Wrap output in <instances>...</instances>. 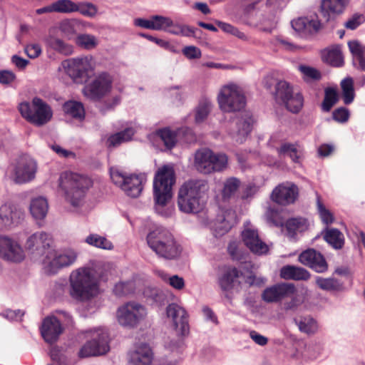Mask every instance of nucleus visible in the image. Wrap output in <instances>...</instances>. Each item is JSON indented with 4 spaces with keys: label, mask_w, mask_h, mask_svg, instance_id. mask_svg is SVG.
<instances>
[{
    "label": "nucleus",
    "mask_w": 365,
    "mask_h": 365,
    "mask_svg": "<svg viewBox=\"0 0 365 365\" xmlns=\"http://www.w3.org/2000/svg\"><path fill=\"white\" fill-rule=\"evenodd\" d=\"M209 186L203 180H191L184 182L178 192V204L185 213H197L206 202Z\"/></svg>",
    "instance_id": "nucleus-1"
},
{
    "label": "nucleus",
    "mask_w": 365,
    "mask_h": 365,
    "mask_svg": "<svg viewBox=\"0 0 365 365\" xmlns=\"http://www.w3.org/2000/svg\"><path fill=\"white\" fill-rule=\"evenodd\" d=\"M98 279L93 268L84 267L77 269L70 277L71 297L80 301L90 299L96 294Z\"/></svg>",
    "instance_id": "nucleus-2"
},
{
    "label": "nucleus",
    "mask_w": 365,
    "mask_h": 365,
    "mask_svg": "<svg viewBox=\"0 0 365 365\" xmlns=\"http://www.w3.org/2000/svg\"><path fill=\"white\" fill-rule=\"evenodd\" d=\"M59 187L63 191L66 200L73 207L81 205L86 191L92 185V181L86 176L66 171L58 179Z\"/></svg>",
    "instance_id": "nucleus-3"
},
{
    "label": "nucleus",
    "mask_w": 365,
    "mask_h": 365,
    "mask_svg": "<svg viewBox=\"0 0 365 365\" xmlns=\"http://www.w3.org/2000/svg\"><path fill=\"white\" fill-rule=\"evenodd\" d=\"M166 317L170 319L178 339L165 345V348L178 352L185 346L184 338L190 334L188 314L186 310L176 303H171L166 307Z\"/></svg>",
    "instance_id": "nucleus-4"
},
{
    "label": "nucleus",
    "mask_w": 365,
    "mask_h": 365,
    "mask_svg": "<svg viewBox=\"0 0 365 365\" xmlns=\"http://www.w3.org/2000/svg\"><path fill=\"white\" fill-rule=\"evenodd\" d=\"M217 101L220 109L224 113L241 111L247 103L243 88L234 82H229L220 87Z\"/></svg>",
    "instance_id": "nucleus-5"
},
{
    "label": "nucleus",
    "mask_w": 365,
    "mask_h": 365,
    "mask_svg": "<svg viewBox=\"0 0 365 365\" xmlns=\"http://www.w3.org/2000/svg\"><path fill=\"white\" fill-rule=\"evenodd\" d=\"M18 108L25 120L37 126L46 124L53 116L51 106L38 97H34L31 103L26 101L21 103Z\"/></svg>",
    "instance_id": "nucleus-6"
},
{
    "label": "nucleus",
    "mask_w": 365,
    "mask_h": 365,
    "mask_svg": "<svg viewBox=\"0 0 365 365\" xmlns=\"http://www.w3.org/2000/svg\"><path fill=\"white\" fill-rule=\"evenodd\" d=\"M274 98L283 104L292 113H297L303 107L304 98L299 92H294L291 85L285 81H279L275 86Z\"/></svg>",
    "instance_id": "nucleus-7"
},
{
    "label": "nucleus",
    "mask_w": 365,
    "mask_h": 365,
    "mask_svg": "<svg viewBox=\"0 0 365 365\" xmlns=\"http://www.w3.org/2000/svg\"><path fill=\"white\" fill-rule=\"evenodd\" d=\"M61 66L65 73L78 84L86 83L93 71L91 60L87 57L67 59Z\"/></svg>",
    "instance_id": "nucleus-8"
},
{
    "label": "nucleus",
    "mask_w": 365,
    "mask_h": 365,
    "mask_svg": "<svg viewBox=\"0 0 365 365\" xmlns=\"http://www.w3.org/2000/svg\"><path fill=\"white\" fill-rule=\"evenodd\" d=\"M113 182L118 186L128 196L138 197L143 190V180L138 175H126L117 168L110 170Z\"/></svg>",
    "instance_id": "nucleus-9"
},
{
    "label": "nucleus",
    "mask_w": 365,
    "mask_h": 365,
    "mask_svg": "<svg viewBox=\"0 0 365 365\" xmlns=\"http://www.w3.org/2000/svg\"><path fill=\"white\" fill-rule=\"evenodd\" d=\"M146 314V309L143 305L135 302H129L118 308L116 318L121 326L134 328L145 319Z\"/></svg>",
    "instance_id": "nucleus-10"
},
{
    "label": "nucleus",
    "mask_w": 365,
    "mask_h": 365,
    "mask_svg": "<svg viewBox=\"0 0 365 365\" xmlns=\"http://www.w3.org/2000/svg\"><path fill=\"white\" fill-rule=\"evenodd\" d=\"M113 78L107 72L98 73L83 89V95L93 101H98L112 89Z\"/></svg>",
    "instance_id": "nucleus-11"
},
{
    "label": "nucleus",
    "mask_w": 365,
    "mask_h": 365,
    "mask_svg": "<svg viewBox=\"0 0 365 365\" xmlns=\"http://www.w3.org/2000/svg\"><path fill=\"white\" fill-rule=\"evenodd\" d=\"M108 334L106 329H98L92 334L91 340L87 341L80 349L78 356L86 358L103 355L109 351Z\"/></svg>",
    "instance_id": "nucleus-12"
},
{
    "label": "nucleus",
    "mask_w": 365,
    "mask_h": 365,
    "mask_svg": "<svg viewBox=\"0 0 365 365\" xmlns=\"http://www.w3.org/2000/svg\"><path fill=\"white\" fill-rule=\"evenodd\" d=\"M257 4L258 1H255L246 7L247 23L262 31L271 32L277 24L276 16L272 12L265 14L262 11H255Z\"/></svg>",
    "instance_id": "nucleus-13"
},
{
    "label": "nucleus",
    "mask_w": 365,
    "mask_h": 365,
    "mask_svg": "<svg viewBox=\"0 0 365 365\" xmlns=\"http://www.w3.org/2000/svg\"><path fill=\"white\" fill-rule=\"evenodd\" d=\"M53 239L45 232H37L31 235L26 240L25 247L32 254L45 256V259H49V255H53Z\"/></svg>",
    "instance_id": "nucleus-14"
},
{
    "label": "nucleus",
    "mask_w": 365,
    "mask_h": 365,
    "mask_svg": "<svg viewBox=\"0 0 365 365\" xmlns=\"http://www.w3.org/2000/svg\"><path fill=\"white\" fill-rule=\"evenodd\" d=\"M241 236L243 243L252 253L262 255L268 252V245L260 239L258 230L250 222L244 223Z\"/></svg>",
    "instance_id": "nucleus-15"
},
{
    "label": "nucleus",
    "mask_w": 365,
    "mask_h": 365,
    "mask_svg": "<svg viewBox=\"0 0 365 365\" xmlns=\"http://www.w3.org/2000/svg\"><path fill=\"white\" fill-rule=\"evenodd\" d=\"M238 222L237 213L232 208H220L215 221L210 225L215 237H220L229 232Z\"/></svg>",
    "instance_id": "nucleus-16"
},
{
    "label": "nucleus",
    "mask_w": 365,
    "mask_h": 365,
    "mask_svg": "<svg viewBox=\"0 0 365 365\" xmlns=\"http://www.w3.org/2000/svg\"><path fill=\"white\" fill-rule=\"evenodd\" d=\"M176 182L174 165L161 166V206L168 204L173 198V187Z\"/></svg>",
    "instance_id": "nucleus-17"
},
{
    "label": "nucleus",
    "mask_w": 365,
    "mask_h": 365,
    "mask_svg": "<svg viewBox=\"0 0 365 365\" xmlns=\"http://www.w3.org/2000/svg\"><path fill=\"white\" fill-rule=\"evenodd\" d=\"M299 195L298 187L292 182H284L277 185L271 195L272 200L282 205L294 203Z\"/></svg>",
    "instance_id": "nucleus-18"
},
{
    "label": "nucleus",
    "mask_w": 365,
    "mask_h": 365,
    "mask_svg": "<svg viewBox=\"0 0 365 365\" xmlns=\"http://www.w3.org/2000/svg\"><path fill=\"white\" fill-rule=\"evenodd\" d=\"M253 119L249 114L237 118L230 124L229 135L237 143H242L252 130Z\"/></svg>",
    "instance_id": "nucleus-19"
},
{
    "label": "nucleus",
    "mask_w": 365,
    "mask_h": 365,
    "mask_svg": "<svg viewBox=\"0 0 365 365\" xmlns=\"http://www.w3.org/2000/svg\"><path fill=\"white\" fill-rule=\"evenodd\" d=\"M0 257L14 262H19L24 258L22 247L15 240L6 236H0Z\"/></svg>",
    "instance_id": "nucleus-20"
},
{
    "label": "nucleus",
    "mask_w": 365,
    "mask_h": 365,
    "mask_svg": "<svg viewBox=\"0 0 365 365\" xmlns=\"http://www.w3.org/2000/svg\"><path fill=\"white\" fill-rule=\"evenodd\" d=\"M291 25L296 32L304 37L317 33L321 29V22L316 14L294 19Z\"/></svg>",
    "instance_id": "nucleus-21"
},
{
    "label": "nucleus",
    "mask_w": 365,
    "mask_h": 365,
    "mask_svg": "<svg viewBox=\"0 0 365 365\" xmlns=\"http://www.w3.org/2000/svg\"><path fill=\"white\" fill-rule=\"evenodd\" d=\"M36 163L32 158L22 156L15 168V180L17 183L29 182L34 178L36 172Z\"/></svg>",
    "instance_id": "nucleus-22"
},
{
    "label": "nucleus",
    "mask_w": 365,
    "mask_h": 365,
    "mask_svg": "<svg viewBox=\"0 0 365 365\" xmlns=\"http://www.w3.org/2000/svg\"><path fill=\"white\" fill-rule=\"evenodd\" d=\"M44 341L50 344L55 343L63 332L60 321L54 316L46 317L40 327Z\"/></svg>",
    "instance_id": "nucleus-23"
},
{
    "label": "nucleus",
    "mask_w": 365,
    "mask_h": 365,
    "mask_svg": "<svg viewBox=\"0 0 365 365\" xmlns=\"http://www.w3.org/2000/svg\"><path fill=\"white\" fill-rule=\"evenodd\" d=\"M299 261L319 273L324 272L328 269L324 256L314 249H308L302 252L299 256Z\"/></svg>",
    "instance_id": "nucleus-24"
},
{
    "label": "nucleus",
    "mask_w": 365,
    "mask_h": 365,
    "mask_svg": "<svg viewBox=\"0 0 365 365\" xmlns=\"http://www.w3.org/2000/svg\"><path fill=\"white\" fill-rule=\"evenodd\" d=\"M293 291L294 285L292 284H277L267 287L262 293V299L267 303L278 302L287 298Z\"/></svg>",
    "instance_id": "nucleus-25"
},
{
    "label": "nucleus",
    "mask_w": 365,
    "mask_h": 365,
    "mask_svg": "<svg viewBox=\"0 0 365 365\" xmlns=\"http://www.w3.org/2000/svg\"><path fill=\"white\" fill-rule=\"evenodd\" d=\"M277 140V135H272L270 138L269 144L273 148H276L277 152L280 158L289 157L291 160L298 163L300 162V159L302 157L303 153L301 147L297 144L284 143H282L279 148H277L274 143Z\"/></svg>",
    "instance_id": "nucleus-26"
},
{
    "label": "nucleus",
    "mask_w": 365,
    "mask_h": 365,
    "mask_svg": "<svg viewBox=\"0 0 365 365\" xmlns=\"http://www.w3.org/2000/svg\"><path fill=\"white\" fill-rule=\"evenodd\" d=\"M181 252L180 246L168 231H161V257L172 259L178 257Z\"/></svg>",
    "instance_id": "nucleus-27"
},
{
    "label": "nucleus",
    "mask_w": 365,
    "mask_h": 365,
    "mask_svg": "<svg viewBox=\"0 0 365 365\" xmlns=\"http://www.w3.org/2000/svg\"><path fill=\"white\" fill-rule=\"evenodd\" d=\"M153 351L146 344H141L129 353L130 365H150L153 360Z\"/></svg>",
    "instance_id": "nucleus-28"
},
{
    "label": "nucleus",
    "mask_w": 365,
    "mask_h": 365,
    "mask_svg": "<svg viewBox=\"0 0 365 365\" xmlns=\"http://www.w3.org/2000/svg\"><path fill=\"white\" fill-rule=\"evenodd\" d=\"M49 259H43V263H48L51 269L55 272L56 269L72 264L76 261L77 255L74 251L69 250L63 254L56 255L53 250V255H49Z\"/></svg>",
    "instance_id": "nucleus-29"
},
{
    "label": "nucleus",
    "mask_w": 365,
    "mask_h": 365,
    "mask_svg": "<svg viewBox=\"0 0 365 365\" xmlns=\"http://www.w3.org/2000/svg\"><path fill=\"white\" fill-rule=\"evenodd\" d=\"M212 150L208 148H202L195 154L194 165L196 170L203 174H210V160Z\"/></svg>",
    "instance_id": "nucleus-30"
},
{
    "label": "nucleus",
    "mask_w": 365,
    "mask_h": 365,
    "mask_svg": "<svg viewBox=\"0 0 365 365\" xmlns=\"http://www.w3.org/2000/svg\"><path fill=\"white\" fill-rule=\"evenodd\" d=\"M23 217V212L14 205L5 203L0 207V219L4 225L18 222Z\"/></svg>",
    "instance_id": "nucleus-31"
},
{
    "label": "nucleus",
    "mask_w": 365,
    "mask_h": 365,
    "mask_svg": "<svg viewBox=\"0 0 365 365\" xmlns=\"http://www.w3.org/2000/svg\"><path fill=\"white\" fill-rule=\"evenodd\" d=\"M163 29L170 34L183 36H192L195 35V29L192 27L173 24L170 19L161 16V30Z\"/></svg>",
    "instance_id": "nucleus-32"
},
{
    "label": "nucleus",
    "mask_w": 365,
    "mask_h": 365,
    "mask_svg": "<svg viewBox=\"0 0 365 365\" xmlns=\"http://www.w3.org/2000/svg\"><path fill=\"white\" fill-rule=\"evenodd\" d=\"M309 276L305 269L292 265L284 266L280 269V277L284 279L307 280Z\"/></svg>",
    "instance_id": "nucleus-33"
},
{
    "label": "nucleus",
    "mask_w": 365,
    "mask_h": 365,
    "mask_svg": "<svg viewBox=\"0 0 365 365\" xmlns=\"http://www.w3.org/2000/svg\"><path fill=\"white\" fill-rule=\"evenodd\" d=\"M349 3V0H322V10L324 15L341 14Z\"/></svg>",
    "instance_id": "nucleus-34"
},
{
    "label": "nucleus",
    "mask_w": 365,
    "mask_h": 365,
    "mask_svg": "<svg viewBox=\"0 0 365 365\" xmlns=\"http://www.w3.org/2000/svg\"><path fill=\"white\" fill-rule=\"evenodd\" d=\"M348 46L353 56L354 65L361 71H365V46L355 40L349 41Z\"/></svg>",
    "instance_id": "nucleus-35"
},
{
    "label": "nucleus",
    "mask_w": 365,
    "mask_h": 365,
    "mask_svg": "<svg viewBox=\"0 0 365 365\" xmlns=\"http://www.w3.org/2000/svg\"><path fill=\"white\" fill-rule=\"evenodd\" d=\"M222 274L218 278V283L223 290H228L232 287L235 279L240 277L239 271L234 267H224Z\"/></svg>",
    "instance_id": "nucleus-36"
},
{
    "label": "nucleus",
    "mask_w": 365,
    "mask_h": 365,
    "mask_svg": "<svg viewBox=\"0 0 365 365\" xmlns=\"http://www.w3.org/2000/svg\"><path fill=\"white\" fill-rule=\"evenodd\" d=\"M135 134V130L133 128H127L122 131L111 135L107 140L108 148L118 147L122 143H127L132 140Z\"/></svg>",
    "instance_id": "nucleus-37"
},
{
    "label": "nucleus",
    "mask_w": 365,
    "mask_h": 365,
    "mask_svg": "<svg viewBox=\"0 0 365 365\" xmlns=\"http://www.w3.org/2000/svg\"><path fill=\"white\" fill-rule=\"evenodd\" d=\"M48 208L47 200L43 197L33 199L30 204V212L35 219H43L47 214Z\"/></svg>",
    "instance_id": "nucleus-38"
},
{
    "label": "nucleus",
    "mask_w": 365,
    "mask_h": 365,
    "mask_svg": "<svg viewBox=\"0 0 365 365\" xmlns=\"http://www.w3.org/2000/svg\"><path fill=\"white\" fill-rule=\"evenodd\" d=\"M316 284L327 292H341L344 289V284L336 278L317 277Z\"/></svg>",
    "instance_id": "nucleus-39"
},
{
    "label": "nucleus",
    "mask_w": 365,
    "mask_h": 365,
    "mask_svg": "<svg viewBox=\"0 0 365 365\" xmlns=\"http://www.w3.org/2000/svg\"><path fill=\"white\" fill-rule=\"evenodd\" d=\"M322 58L324 61L334 66H340L343 63L341 51L339 46L324 49L322 51Z\"/></svg>",
    "instance_id": "nucleus-40"
},
{
    "label": "nucleus",
    "mask_w": 365,
    "mask_h": 365,
    "mask_svg": "<svg viewBox=\"0 0 365 365\" xmlns=\"http://www.w3.org/2000/svg\"><path fill=\"white\" fill-rule=\"evenodd\" d=\"M212 108V102L207 98L202 99L194 110L195 123L200 124L207 118Z\"/></svg>",
    "instance_id": "nucleus-41"
},
{
    "label": "nucleus",
    "mask_w": 365,
    "mask_h": 365,
    "mask_svg": "<svg viewBox=\"0 0 365 365\" xmlns=\"http://www.w3.org/2000/svg\"><path fill=\"white\" fill-rule=\"evenodd\" d=\"M241 185V181L235 177L227 178L223 182V187L221 191L222 197L224 200H229L233 197Z\"/></svg>",
    "instance_id": "nucleus-42"
},
{
    "label": "nucleus",
    "mask_w": 365,
    "mask_h": 365,
    "mask_svg": "<svg viewBox=\"0 0 365 365\" xmlns=\"http://www.w3.org/2000/svg\"><path fill=\"white\" fill-rule=\"evenodd\" d=\"M63 110L66 114L78 120L85 118V109L82 103L76 101H68L63 105Z\"/></svg>",
    "instance_id": "nucleus-43"
},
{
    "label": "nucleus",
    "mask_w": 365,
    "mask_h": 365,
    "mask_svg": "<svg viewBox=\"0 0 365 365\" xmlns=\"http://www.w3.org/2000/svg\"><path fill=\"white\" fill-rule=\"evenodd\" d=\"M309 224L303 217L291 218L286 222V227L290 237H294L298 232L307 230Z\"/></svg>",
    "instance_id": "nucleus-44"
},
{
    "label": "nucleus",
    "mask_w": 365,
    "mask_h": 365,
    "mask_svg": "<svg viewBox=\"0 0 365 365\" xmlns=\"http://www.w3.org/2000/svg\"><path fill=\"white\" fill-rule=\"evenodd\" d=\"M210 160V174L221 173L225 170L228 166V157L223 153H214L212 151Z\"/></svg>",
    "instance_id": "nucleus-45"
},
{
    "label": "nucleus",
    "mask_w": 365,
    "mask_h": 365,
    "mask_svg": "<svg viewBox=\"0 0 365 365\" xmlns=\"http://www.w3.org/2000/svg\"><path fill=\"white\" fill-rule=\"evenodd\" d=\"M76 3L71 0H58L46 6L45 9L50 12L72 13L76 12Z\"/></svg>",
    "instance_id": "nucleus-46"
},
{
    "label": "nucleus",
    "mask_w": 365,
    "mask_h": 365,
    "mask_svg": "<svg viewBox=\"0 0 365 365\" xmlns=\"http://www.w3.org/2000/svg\"><path fill=\"white\" fill-rule=\"evenodd\" d=\"M294 322L299 331L303 333L312 334L316 333L318 330L317 321L311 317H303L299 319H295Z\"/></svg>",
    "instance_id": "nucleus-47"
},
{
    "label": "nucleus",
    "mask_w": 365,
    "mask_h": 365,
    "mask_svg": "<svg viewBox=\"0 0 365 365\" xmlns=\"http://www.w3.org/2000/svg\"><path fill=\"white\" fill-rule=\"evenodd\" d=\"M325 240L335 249H341L344 243V235L337 229H329L324 235Z\"/></svg>",
    "instance_id": "nucleus-48"
},
{
    "label": "nucleus",
    "mask_w": 365,
    "mask_h": 365,
    "mask_svg": "<svg viewBox=\"0 0 365 365\" xmlns=\"http://www.w3.org/2000/svg\"><path fill=\"white\" fill-rule=\"evenodd\" d=\"M48 43L51 48L65 56H69L72 54L73 51V46L71 45L66 43L60 38L50 37L48 39Z\"/></svg>",
    "instance_id": "nucleus-49"
},
{
    "label": "nucleus",
    "mask_w": 365,
    "mask_h": 365,
    "mask_svg": "<svg viewBox=\"0 0 365 365\" xmlns=\"http://www.w3.org/2000/svg\"><path fill=\"white\" fill-rule=\"evenodd\" d=\"M287 297H290V300L286 301L283 304L284 310H294L300 306L304 301V294L302 291H299L294 287L293 292Z\"/></svg>",
    "instance_id": "nucleus-50"
},
{
    "label": "nucleus",
    "mask_w": 365,
    "mask_h": 365,
    "mask_svg": "<svg viewBox=\"0 0 365 365\" xmlns=\"http://www.w3.org/2000/svg\"><path fill=\"white\" fill-rule=\"evenodd\" d=\"M135 284L133 281L120 282L113 288V294L118 297L128 296L134 293Z\"/></svg>",
    "instance_id": "nucleus-51"
},
{
    "label": "nucleus",
    "mask_w": 365,
    "mask_h": 365,
    "mask_svg": "<svg viewBox=\"0 0 365 365\" xmlns=\"http://www.w3.org/2000/svg\"><path fill=\"white\" fill-rule=\"evenodd\" d=\"M86 242L90 245L104 250H111L113 248V245L109 240L97 234L88 235L86 239Z\"/></svg>",
    "instance_id": "nucleus-52"
},
{
    "label": "nucleus",
    "mask_w": 365,
    "mask_h": 365,
    "mask_svg": "<svg viewBox=\"0 0 365 365\" xmlns=\"http://www.w3.org/2000/svg\"><path fill=\"white\" fill-rule=\"evenodd\" d=\"M344 102L345 104L351 103L354 98L353 80L351 78H346L341 82Z\"/></svg>",
    "instance_id": "nucleus-53"
},
{
    "label": "nucleus",
    "mask_w": 365,
    "mask_h": 365,
    "mask_svg": "<svg viewBox=\"0 0 365 365\" xmlns=\"http://www.w3.org/2000/svg\"><path fill=\"white\" fill-rule=\"evenodd\" d=\"M338 96L336 89L327 88L325 89V96L322 103V109L324 112H329L333 106L337 102Z\"/></svg>",
    "instance_id": "nucleus-54"
},
{
    "label": "nucleus",
    "mask_w": 365,
    "mask_h": 365,
    "mask_svg": "<svg viewBox=\"0 0 365 365\" xmlns=\"http://www.w3.org/2000/svg\"><path fill=\"white\" fill-rule=\"evenodd\" d=\"M298 69L302 73V78L306 82L321 79V73L313 67L306 65H299Z\"/></svg>",
    "instance_id": "nucleus-55"
},
{
    "label": "nucleus",
    "mask_w": 365,
    "mask_h": 365,
    "mask_svg": "<svg viewBox=\"0 0 365 365\" xmlns=\"http://www.w3.org/2000/svg\"><path fill=\"white\" fill-rule=\"evenodd\" d=\"M134 24L144 29L160 30V15L153 16L150 19H135Z\"/></svg>",
    "instance_id": "nucleus-56"
},
{
    "label": "nucleus",
    "mask_w": 365,
    "mask_h": 365,
    "mask_svg": "<svg viewBox=\"0 0 365 365\" xmlns=\"http://www.w3.org/2000/svg\"><path fill=\"white\" fill-rule=\"evenodd\" d=\"M216 24L224 32L230 34L243 41L249 40L248 36L244 32L240 31L232 25L222 21H217Z\"/></svg>",
    "instance_id": "nucleus-57"
},
{
    "label": "nucleus",
    "mask_w": 365,
    "mask_h": 365,
    "mask_svg": "<svg viewBox=\"0 0 365 365\" xmlns=\"http://www.w3.org/2000/svg\"><path fill=\"white\" fill-rule=\"evenodd\" d=\"M161 141L163 142L165 149H172L177 143L176 133L168 128L161 129Z\"/></svg>",
    "instance_id": "nucleus-58"
},
{
    "label": "nucleus",
    "mask_w": 365,
    "mask_h": 365,
    "mask_svg": "<svg viewBox=\"0 0 365 365\" xmlns=\"http://www.w3.org/2000/svg\"><path fill=\"white\" fill-rule=\"evenodd\" d=\"M146 240L149 247L158 255H160V230L156 228L149 232Z\"/></svg>",
    "instance_id": "nucleus-59"
},
{
    "label": "nucleus",
    "mask_w": 365,
    "mask_h": 365,
    "mask_svg": "<svg viewBox=\"0 0 365 365\" xmlns=\"http://www.w3.org/2000/svg\"><path fill=\"white\" fill-rule=\"evenodd\" d=\"M76 43L86 49H92L97 45L96 38L90 34H81L76 38Z\"/></svg>",
    "instance_id": "nucleus-60"
},
{
    "label": "nucleus",
    "mask_w": 365,
    "mask_h": 365,
    "mask_svg": "<svg viewBox=\"0 0 365 365\" xmlns=\"http://www.w3.org/2000/svg\"><path fill=\"white\" fill-rule=\"evenodd\" d=\"M76 12H79L85 16L93 17L97 13V9L91 3H76Z\"/></svg>",
    "instance_id": "nucleus-61"
},
{
    "label": "nucleus",
    "mask_w": 365,
    "mask_h": 365,
    "mask_svg": "<svg viewBox=\"0 0 365 365\" xmlns=\"http://www.w3.org/2000/svg\"><path fill=\"white\" fill-rule=\"evenodd\" d=\"M317 210L324 224L328 225L333 222L334 219L333 214L324 207L319 198L317 200Z\"/></svg>",
    "instance_id": "nucleus-62"
},
{
    "label": "nucleus",
    "mask_w": 365,
    "mask_h": 365,
    "mask_svg": "<svg viewBox=\"0 0 365 365\" xmlns=\"http://www.w3.org/2000/svg\"><path fill=\"white\" fill-rule=\"evenodd\" d=\"M365 22V16L361 14H354L344 23L347 29L354 30Z\"/></svg>",
    "instance_id": "nucleus-63"
},
{
    "label": "nucleus",
    "mask_w": 365,
    "mask_h": 365,
    "mask_svg": "<svg viewBox=\"0 0 365 365\" xmlns=\"http://www.w3.org/2000/svg\"><path fill=\"white\" fill-rule=\"evenodd\" d=\"M161 279L168 282L172 287L177 290H181L185 287V281L183 278L178 275L168 277L167 275H163L161 273Z\"/></svg>",
    "instance_id": "nucleus-64"
}]
</instances>
